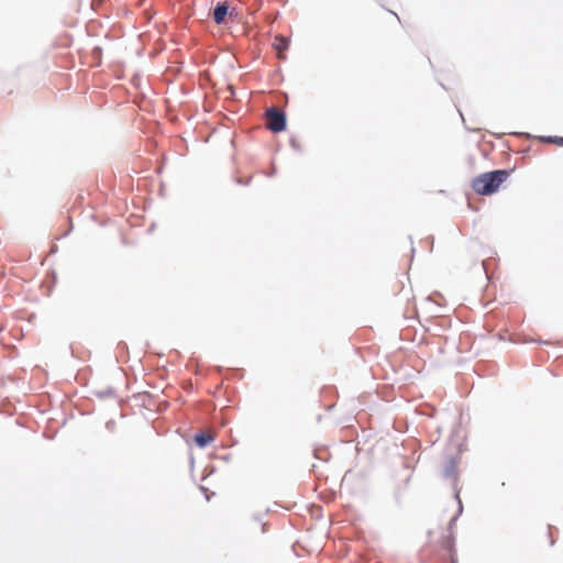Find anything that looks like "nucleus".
I'll return each mask as SVG.
<instances>
[{
	"instance_id": "1",
	"label": "nucleus",
	"mask_w": 563,
	"mask_h": 563,
	"mask_svg": "<svg viewBox=\"0 0 563 563\" xmlns=\"http://www.w3.org/2000/svg\"><path fill=\"white\" fill-rule=\"evenodd\" d=\"M508 176L509 173L504 169L483 173L472 180V188L478 195L489 196L499 189Z\"/></svg>"
},
{
	"instance_id": "2",
	"label": "nucleus",
	"mask_w": 563,
	"mask_h": 563,
	"mask_svg": "<svg viewBox=\"0 0 563 563\" xmlns=\"http://www.w3.org/2000/svg\"><path fill=\"white\" fill-rule=\"evenodd\" d=\"M267 128L272 132H282L286 128L285 114L277 108H269L266 111Z\"/></svg>"
},
{
	"instance_id": "3",
	"label": "nucleus",
	"mask_w": 563,
	"mask_h": 563,
	"mask_svg": "<svg viewBox=\"0 0 563 563\" xmlns=\"http://www.w3.org/2000/svg\"><path fill=\"white\" fill-rule=\"evenodd\" d=\"M194 440L199 448H206L214 441V434L210 431L200 432L195 435Z\"/></svg>"
},
{
	"instance_id": "4",
	"label": "nucleus",
	"mask_w": 563,
	"mask_h": 563,
	"mask_svg": "<svg viewBox=\"0 0 563 563\" xmlns=\"http://www.w3.org/2000/svg\"><path fill=\"white\" fill-rule=\"evenodd\" d=\"M228 11H229V5L225 2L218 3L213 11L214 22L217 24H221L224 21L225 16L228 14Z\"/></svg>"
},
{
	"instance_id": "5",
	"label": "nucleus",
	"mask_w": 563,
	"mask_h": 563,
	"mask_svg": "<svg viewBox=\"0 0 563 563\" xmlns=\"http://www.w3.org/2000/svg\"><path fill=\"white\" fill-rule=\"evenodd\" d=\"M288 45V41L283 36L275 37V47L280 54L283 49H286Z\"/></svg>"
},
{
	"instance_id": "6",
	"label": "nucleus",
	"mask_w": 563,
	"mask_h": 563,
	"mask_svg": "<svg viewBox=\"0 0 563 563\" xmlns=\"http://www.w3.org/2000/svg\"><path fill=\"white\" fill-rule=\"evenodd\" d=\"M548 142H551V143H555L558 145H561L563 146V137H547L545 139Z\"/></svg>"
}]
</instances>
